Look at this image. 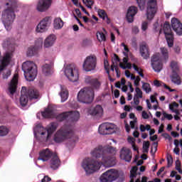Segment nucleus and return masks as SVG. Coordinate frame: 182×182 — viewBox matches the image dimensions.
<instances>
[{
	"label": "nucleus",
	"instance_id": "nucleus-1",
	"mask_svg": "<svg viewBox=\"0 0 182 182\" xmlns=\"http://www.w3.org/2000/svg\"><path fill=\"white\" fill-rule=\"evenodd\" d=\"M85 83L91 87L81 89L77 94V100L80 103L89 105L95 99V90H99L102 84L97 78L90 76L85 77Z\"/></svg>",
	"mask_w": 182,
	"mask_h": 182
},
{
	"label": "nucleus",
	"instance_id": "nucleus-2",
	"mask_svg": "<svg viewBox=\"0 0 182 182\" xmlns=\"http://www.w3.org/2000/svg\"><path fill=\"white\" fill-rule=\"evenodd\" d=\"M91 154L92 157L95 159H102V164L105 167H113L116 166V149L113 146H109L108 148H103V146H98L95 148L92 152Z\"/></svg>",
	"mask_w": 182,
	"mask_h": 182
},
{
	"label": "nucleus",
	"instance_id": "nucleus-3",
	"mask_svg": "<svg viewBox=\"0 0 182 182\" xmlns=\"http://www.w3.org/2000/svg\"><path fill=\"white\" fill-rule=\"evenodd\" d=\"M5 6L6 8L2 11L1 21L6 31H9L12 29V25H14V22L16 19L15 12L18 9V1L6 0Z\"/></svg>",
	"mask_w": 182,
	"mask_h": 182
},
{
	"label": "nucleus",
	"instance_id": "nucleus-4",
	"mask_svg": "<svg viewBox=\"0 0 182 182\" xmlns=\"http://www.w3.org/2000/svg\"><path fill=\"white\" fill-rule=\"evenodd\" d=\"M70 139V140H69ZM69 140L67 143V147L68 149H73L76 141H77V137L75 136L73 130L67 127H63L58 129L53 136V141L57 144H60L63 141Z\"/></svg>",
	"mask_w": 182,
	"mask_h": 182
},
{
	"label": "nucleus",
	"instance_id": "nucleus-5",
	"mask_svg": "<svg viewBox=\"0 0 182 182\" xmlns=\"http://www.w3.org/2000/svg\"><path fill=\"white\" fill-rule=\"evenodd\" d=\"M38 160H41V161L44 162L50 160V167L53 170H58L60 166V159H59L58 154L48 148L40 151Z\"/></svg>",
	"mask_w": 182,
	"mask_h": 182
},
{
	"label": "nucleus",
	"instance_id": "nucleus-6",
	"mask_svg": "<svg viewBox=\"0 0 182 182\" xmlns=\"http://www.w3.org/2000/svg\"><path fill=\"white\" fill-rule=\"evenodd\" d=\"M125 176L123 172L116 169H109L102 173L100 178L101 182H113L118 179V182L124 181Z\"/></svg>",
	"mask_w": 182,
	"mask_h": 182
},
{
	"label": "nucleus",
	"instance_id": "nucleus-7",
	"mask_svg": "<svg viewBox=\"0 0 182 182\" xmlns=\"http://www.w3.org/2000/svg\"><path fill=\"white\" fill-rule=\"evenodd\" d=\"M2 47L7 51L0 65V70H4V68H6V66L9 65L11 59H12V53L15 52V45L12 44V43L11 42V39L9 38L4 41L2 43Z\"/></svg>",
	"mask_w": 182,
	"mask_h": 182
},
{
	"label": "nucleus",
	"instance_id": "nucleus-8",
	"mask_svg": "<svg viewBox=\"0 0 182 182\" xmlns=\"http://www.w3.org/2000/svg\"><path fill=\"white\" fill-rule=\"evenodd\" d=\"M22 70L28 82H33L38 75V68L36 64L32 61H26L22 65Z\"/></svg>",
	"mask_w": 182,
	"mask_h": 182
},
{
	"label": "nucleus",
	"instance_id": "nucleus-9",
	"mask_svg": "<svg viewBox=\"0 0 182 182\" xmlns=\"http://www.w3.org/2000/svg\"><path fill=\"white\" fill-rule=\"evenodd\" d=\"M39 97V91L33 88H28L26 90V87H22L21 95L20 97V105L22 107H25L28 105V100L32 99H38Z\"/></svg>",
	"mask_w": 182,
	"mask_h": 182
},
{
	"label": "nucleus",
	"instance_id": "nucleus-10",
	"mask_svg": "<svg viewBox=\"0 0 182 182\" xmlns=\"http://www.w3.org/2000/svg\"><path fill=\"white\" fill-rule=\"evenodd\" d=\"M41 116H43L44 119H56L58 122H63V120L68 119V112L56 114L55 109L52 107H48L44 112H41Z\"/></svg>",
	"mask_w": 182,
	"mask_h": 182
},
{
	"label": "nucleus",
	"instance_id": "nucleus-11",
	"mask_svg": "<svg viewBox=\"0 0 182 182\" xmlns=\"http://www.w3.org/2000/svg\"><path fill=\"white\" fill-rule=\"evenodd\" d=\"M82 166L87 174H93L95 171L99 170V164L97 161L90 158H86L84 159Z\"/></svg>",
	"mask_w": 182,
	"mask_h": 182
},
{
	"label": "nucleus",
	"instance_id": "nucleus-12",
	"mask_svg": "<svg viewBox=\"0 0 182 182\" xmlns=\"http://www.w3.org/2000/svg\"><path fill=\"white\" fill-rule=\"evenodd\" d=\"M97 65V57L95 55H91L87 56L82 65V68L85 72H91V70H95Z\"/></svg>",
	"mask_w": 182,
	"mask_h": 182
},
{
	"label": "nucleus",
	"instance_id": "nucleus-13",
	"mask_svg": "<svg viewBox=\"0 0 182 182\" xmlns=\"http://www.w3.org/2000/svg\"><path fill=\"white\" fill-rule=\"evenodd\" d=\"M65 75L70 82H77L79 80V70L73 65L66 66Z\"/></svg>",
	"mask_w": 182,
	"mask_h": 182
},
{
	"label": "nucleus",
	"instance_id": "nucleus-14",
	"mask_svg": "<svg viewBox=\"0 0 182 182\" xmlns=\"http://www.w3.org/2000/svg\"><path fill=\"white\" fill-rule=\"evenodd\" d=\"M164 33L168 46L169 48H173V46L174 45V35L173 34V31H171V26H170V23L165 22L164 24Z\"/></svg>",
	"mask_w": 182,
	"mask_h": 182
},
{
	"label": "nucleus",
	"instance_id": "nucleus-15",
	"mask_svg": "<svg viewBox=\"0 0 182 182\" xmlns=\"http://www.w3.org/2000/svg\"><path fill=\"white\" fill-rule=\"evenodd\" d=\"M157 14V0H149L146 8V18L148 21H151Z\"/></svg>",
	"mask_w": 182,
	"mask_h": 182
},
{
	"label": "nucleus",
	"instance_id": "nucleus-16",
	"mask_svg": "<svg viewBox=\"0 0 182 182\" xmlns=\"http://www.w3.org/2000/svg\"><path fill=\"white\" fill-rule=\"evenodd\" d=\"M114 129H116V125L109 122L102 123L99 127L98 132L100 134H113L114 133Z\"/></svg>",
	"mask_w": 182,
	"mask_h": 182
},
{
	"label": "nucleus",
	"instance_id": "nucleus-17",
	"mask_svg": "<svg viewBox=\"0 0 182 182\" xmlns=\"http://www.w3.org/2000/svg\"><path fill=\"white\" fill-rule=\"evenodd\" d=\"M58 129V123L57 122H51L49 124V125L47 126V129H45L43 127H41L40 130L41 132H38L41 136H45V134H47V140L56 132Z\"/></svg>",
	"mask_w": 182,
	"mask_h": 182
},
{
	"label": "nucleus",
	"instance_id": "nucleus-18",
	"mask_svg": "<svg viewBox=\"0 0 182 182\" xmlns=\"http://www.w3.org/2000/svg\"><path fill=\"white\" fill-rule=\"evenodd\" d=\"M51 23L50 17L46 16L43 19H42L40 23L37 25L36 32L43 33L48 31V26H50Z\"/></svg>",
	"mask_w": 182,
	"mask_h": 182
},
{
	"label": "nucleus",
	"instance_id": "nucleus-19",
	"mask_svg": "<svg viewBox=\"0 0 182 182\" xmlns=\"http://www.w3.org/2000/svg\"><path fill=\"white\" fill-rule=\"evenodd\" d=\"M151 62L154 72H157L158 73L161 72V70L163 69V62L161 60L159 55H154L151 58Z\"/></svg>",
	"mask_w": 182,
	"mask_h": 182
},
{
	"label": "nucleus",
	"instance_id": "nucleus-20",
	"mask_svg": "<svg viewBox=\"0 0 182 182\" xmlns=\"http://www.w3.org/2000/svg\"><path fill=\"white\" fill-rule=\"evenodd\" d=\"M19 75L18 74H14L13 78L11 79L9 85V92L11 96H14V94L16 92L18 89V79Z\"/></svg>",
	"mask_w": 182,
	"mask_h": 182
},
{
	"label": "nucleus",
	"instance_id": "nucleus-21",
	"mask_svg": "<svg viewBox=\"0 0 182 182\" xmlns=\"http://www.w3.org/2000/svg\"><path fill=\"white\" fill-rule=\"evenodd\" d=\"M50 5H52V0H39L36 9L38 12H45L50 8Z\"/></svg>",
	"mask_w": 182,
	"mask_h": 182
},
{
	"label": "nucleus",
	"instance_id": "nucleus-22",
	"mask_svg": "<svg viewBox=\"0 0 182 182\" xmlns=\"http://www.w3.org/2000/svg\"><path fill=\"white\" fill-rule=\"evenodd\" d=\"M171 28L178 36H182V23L179 19L176 18L171 19Z\"/></svg>",
	"mask_w": 182,
	"mask_h": 182
},
{
	"label": "nucleus",
	"instance_id": "nucleus-23",
	"mask_svg": "<svg viewBox=\"0 0 182 182\" xmlns=\"http://www.w3.org/2000/svg\"><path fill=\"white\" fill-rule=\"evenodd\" d=\"M139 53L143 59H149L150 58V49L147 43L142 42L139 45Z\"/></svg>",
	"mask_w": 182,
	"mask_h": 182
},
{
	"label": "nucleus",
	"instance_id": "nucleus-24",
	"mask_svg": "<svg viewBox=\"0 0 182 182\" xmlns=\"http://www.w3.org/2000/svg\"><path fill=\"white\" fill-rule=\"evenodd\" d=\"M119 157L121 160L130 163L132 161V151L126 147H123L120 151Z\"/></svg>",
	"mask_w": 182,
	"mask_h": 182
},
{
	"label": "nucleus",
	"instance_id": "nucleus-25",
	"mask_svg": "<svg viewBox=\"0 0 182 182\" xmlns=\"http://www.w3.org/2000/svg\"><path fill=\"white\" fill-rule=\"evenodd\" d=\"M136 14H137V7L132 6L128 9L126 18L129 23H132L134 21Z\"/></svg>",
	"mask_w": 182,
	"mask_h": 182
},
{
	"label": "nucleus",
	"instance_id": "nucleus-26",
	"mask_svg": "<svg viewBox=\"0 0 182 182\" xmlns=\"http://www.w3.org/2000/svg\"><path fill=\"white\" fill-rule=\"evenodd\" d=\"M68 119L70 122H77L80 119V113L77 111H69L67 112Z\"/></svg>",
	"mask_w": 182,
	"mask_h": 182
},
{
	"label": "nucleus",
	"instance_id": "nucleus-27",
	"mask_svg": "<svg viewBox=\"0 0 182 182\" xmlns=\"http://www.w3.org/2000/svg\"><path fill=\"white\" fill-rule=\"evenodd\" d=\"M90 114L96 116V117H102L103 116V107L101 105H97L90 110Z\"/></svg>",
	"mask_w": 182,
	"mask_h": 182
},
{
	"label": "nucleus",
	"instance_id": "nucleus-28",
	"mask_svg": "<svg viewBox=\"0 0 182 182\" xmlns=\"http://www.w3.org/2000/svg\"><path fill=\"white\" fill-rule=\"evenodd\" d=\"M55 35L51 34L48 36L44 41V48H50V46H53V43H55Z\"/></svg>",
	"mask_w": 182,
	"mask_h": 182
},
{
	"label": "nucleus",
	"instance_id": "nucleus-29",
	"mask_svg": "<svg viewBox=\"0 0 182 182\" xmlns=\"http://www.w3.org/2000/svg\"><path fill=\"white\" fill-rule=\"evenodd\" d=\"M171 80L175 85H181V77L177 73H173Z\"/></svg>",
	"mask_w": 182,
	"mask_h": 182
},
{
	"label": "nucleus",
	"instance_id": "nucleus-30",
	"mask_svg": "<svg viewBox=\"0 0 182 182\" xmlns=\"http://www.w3.org/2000/svg\"><path fill=\"white\" fill-rule=\"evenodd\" d=\"M98 15H99L100 18H102V19H103L104 21H105V19H106L107 23H110V19L107 16V14H106V11L105 10L98 9Z\"/></svg>",
	"mask_w": 182,
	"mask_h": 182
},
{
	"label": "nucleus",
	"instance_id": "nucleus-31",
	"mask_svg": "<svg viewBox=\"0 0 182 182\" xmlns=\"http://www.w3.org/2000/svg\"><path fill=\"white\" fill-rule=\"evenodd\" d=\"M36 53H38V48L31 46L28 48L26 55L28 57H32V56H35Z\"/></svg>",
	"mask_w": 182,
	"mask_h": 182
},
{
	"label": "nucleus",
	"instance_id": "nucleus-32",
	"mask_svg": "<svg viewBox=\"0 0 182 182\" xmlns=\"http://www.w3.org/2000/svg\"><path fill=\"white\" fill-rule=\"evenodd\" d=\"M61 97V102H66L68 100V92L66 89H64L63 86H61V92L60 93Z\"/></svg>",
	"mask_w": 182,
	"mask_h": 182
},
{
	"label": "nucleus",
	"instance_id": "nucleus-33",
	"mask_svg": "<svg viewBox=\"0 0 182 182\" xmlns=\"http://www.w3.org/2000/svg\"><path fill=\"white\" fill-rule=\"evenodd\" d=\"M63 27V21L62 18H57L54 20V28L55 29H61Z\"/></svg>",
	"mask_w": 182,
	"mask_h": 182
},
{
	"label": "nucleus",
	"instance_id": "nucleus-34",
	"mask_svg": "<svg viewBox=\"0 0 182 182\" xmlns=\"http://www.w3.org/2000/svg\"><path fill=\"white\" fill-rule=\"evenodd\" d=\"M0 72H3V79H8V77L12 75V70H11V69H6V68L0 70Z\"/></svg>",
	"mask_w": 182,
	"mask_h": 182
},
{
	"label": "nucleus",
	"instance_id": "nucleus-35",
	"mask_svg": "<svg viewBox=\"0 0 182 182\" xmlns=\"http://www.w3.org/2000/svg\"><path fill=\"white\" fill-rule=\"evenodd\" d=\"M51 68V65L49 64H46L43 66V73L46 76H49V75H50Z\"/></svg>",
	"mask_w": 182,
	"mask_h": 182
},
{
	"label": "nucleus",
	"instance_id": "nucleus-36",
	"mask_svg": "<svg viewBox=\"0 0 182 182\" xmlns=\"http://www.w3.org/2000/svg\"><path fill=\"white\" fill-rule=\"evenodd\" d=\"M139 168H137V166H134L131 171H130V181L129 182H134V177H136V176H137V170Z\"/></svg>",
	"mask_w": 182,
	"mask_h": 182
},
{
	"label": "nucleus",
	"instance_id": "nucleus-37",
	"mask_svg": "<svg viewBox=\"0 0 182 182\" xmlns=\"http://www.w3.org/2000/svg\"><path fill=\"white\" fill-rule=\"evenodd\" d=\"M97 39L100 42H105L106 41V36L103 32L97 31Z\"/></svg>",
	"mask_w": 182,
	"mask_h": 182
},
{
	"label": "nucleus",
	"instance_id": "nucleus-38",
	"mask_svg": "<svg viewBox=\"0 0 182 182\" xmlns=\"http://www.w3.org/2000/svg\"><path fill=\"white\" fill-rule=\"evenodd\" d=\"M9 133V129L5 126H0V136H6Z\"/></svg>",
	"mask_w": 182,
	"mask_h": 182
},
{
	"label": "nucleus",
	"instance_id": "nucleus-39",
	"mask_svg": "<svg viewBox=\"0 0 182 182\" xmlns=\"http://www.w3.org/2000/svg\"><path fill=\"white\" fill-rule=\"evenodd\" d=\"M171 68L173 73H176L178 72V64L176 61L171 62Z\"/></svg>",
	"mask_w": 182,
	"mask_h": 182
},
{
	"label": "nucleus",
	"instance_id": "nucleus-40",
	"mask_svg": "<svg viewBox=\"0 0 182 182\" xmlns=\"http://www.w3.org/2000/svg\"><path fill=\"white\" fill-rule=\"evenodd\" d=\"M142 85V89L143 90H144V92H146V93H150V92H151V87H150V84H149L148 82H143Z\"/></svg>",
	"mask_w": 182,
	"mask_h": 182
},
{
	"label": "nucleus",
	"instance_id": "nucleus-41",
	"mask_svg": "<svg viewBox=\"0 0 182 182\" xmlns=\"http://www.w3.org/2000/svg\"><path fill=\"white\" fill-rule=\"evenodd\" d=\"M161 53L165 60H167L168 59V50L166 48H161Z\"/></svg>",
	"mask_w": 182,
	"mask_h": 182
},
{
	"label": "nucleus",
	"instance_id": "nucleus-42",
	"mask_svg": "<svg viewBox=\"0 0 182 182\" xmlns=\"http://www.w3.org/2000/svg\"><path fill=\"white\" fill-rule=\"evenodd\" d=\"M82 3L84 4V5H86V6L87 8H89V9H92V6H93V5L95 4V1H93V0H82Z\"/></svg>",
	"mask_w": 182,
	"mask_h": 182
},
{
	"label": "nucleus",
	"instance_id": "nucleus-43",
	"mask_svg": "<svg viewBox=\"0 0 182 182\" xmlns=\"http://www.w3.org/2000/svg\"><path fill=\"white\" fill-rule=\"evenodd\" d=\"M150 147V141H145L143 143V153H149V148Z\"/></svg>",
	"mask_w": 182,
	"mask_h": 182
},
{
	"label": "nucleus",
	"instance_id": "nucleus-44",
	"mask_svg": "<svg viewBox=\"0 0 182 182\" xmlns=\"http://www.w3.org/2000/svg\"><path fill=\"white\" fill-rule=\"evenodd\" d=\"M136 3L138 4V6L141 11L144 9V6L146 5V0H136Z\"/></svg>",
	"mask_w": 182,
	"mask_h": 182
},
{
	"label": "nucleus",
	"instance_id": "nucleus-45",
	"mask_svg": "<svg viewBox=\"0 0 182 182\" xmlns=\"http://www.w3.org/2000/svg\"><path fill=\"white\" fill-rule=\"evenodd\" d=\"M104 68L107 75H110V67L109 65V61L107 60H104Z\"/></svg>",
	"mask_w": 182,
	"mask_h": 182
},
{
	"label": "nucleus",
	"instance_id": "nucleus-46",
	"mask_svg": "<svg viewBox=\"0 0 182 182\" xmlns=\"http://www.w3.org/2000/svg\"><path fill=\"white\" fill-rule=\"evenodd\" d=\"M126 66L122 64V63H119V68H121L122 69H132V63H125Z\"/></svg>",
	"mask_w": 182,
	"mask_h": 182
},
{
	"label": "nucleus",
	"instance_id": "nucleus-47",
	"mask_svg": "<svg viewBox=\"0 0 182 182\" xmlns=\"http://www.w3.org/2000/svg\"><path fill=\"white\" fill-rule=\"evenodd\" d=\"M176 170H177L180 174H182L181 163L178 160L176 161Z\"/></svg>",
	"mask_w": 182,
	"mask_h": 182
},
{
	"label": "nucleus",
	"instance_id": "nucleus-48",
	"mask_svg": "<svg viewBox=\"0 0 182 182\" xmlns=\"http://www.w3.org/2000/svg\"><path fill=\"white\" fill-rule=\"evenodd\" d=\"M135 92L136 93V97H139V99H141V97H143V92L141 91V90H140L139 87H136L135 88Z\"/></svg>",
	"mask_w": 182,
	"mask_h": 182
},
{
	"label": "nucleus",
	"instance_id": "nucleus-49",
	"mask_svg": "<svg viewBox=\"0 0 182 182\" xmlns=\"http://www.w3.org/2000/svg\"><path fill=\"white\" fill-rule=\"evenodd\" d=\"M174 107H178V104L176 102H172L169 105V109L170 110H174Z\"/></svg>",
	"mask_w": 182,
	"mask_h": 182
},
{
	"label": "nucleus",
	"instance_id": "nucleus-50",
	"mask_svg": "<svg viewBox=\"0 0 182 182\" xmlns=\"http://www.w3.org/2000/svg\"><path fill=\"white\" fill-rule=\"evenodd\" d=\"M154 85L156 87H161V86H163V82H160L159 80H155L154 81Z\"/></svg>",
	"mask_w": 182,
	"mask_h": 182
},
{
	"label": "nucleus",
	"instance_id": "nucleus-51",
	"mask_svg": "<svg viewBox=\"0 0 182 182\" xmlns=\"http://www.w3.org/2000/svg\"><path fill=\"white\" fill-rule=\"evenodd\" d=\"M148 26H149V23L147 21H144L141 24L142 31H147Z\"/></svg>",
	"mask_w": 182,
	"mask_h": 182
},
{
	"label": "nucleus",
	"instance_id": "nucleus-52",
	"mask_svg": "<svg viewBox=\"0 0 182 182\" xmlns=\"http://www.w3.org/2000/svg\"><path fill=\"white\" fill-rule=\"evenodd\" d=\"M79 7L82 9V12L87 15V16H90V14L86 11V9L82 6V4L79 3Z\"/></svg>",
	"mask_w": 182,
	"mask_h": 182
},
{
	"label": "nucleus",
	"instance_id": "nucleus-53",
	"mask_svg": "<svg viewBox=\"0 0 182 182\" xmlns=\"http://www.w3.org/2000/svg\"><path fill=\"white\" fill-rule=\"evenodd\" d=\"M140 80H141V78H140L139 76H136V78L134 80L135 86L137 87L140 85Z\"/></svg>",
	"mask_w": 182,
	"mask_h": 182
},
{
	"label": "nucleus",
	"instance_id": "nucleus-54",
	"mask_svg": "<svg viewBox=\"0 0 182 182\" xmlns=\"http://www.w3.org/2000/svg\"><path fill=\"white\" fill-rule=\"evenodd\" d=\"M164 117L165 119H168V120H172L173 119V115L171 114H167V113H164Z\"/></svg>",
	"mask_w": 182,
	"mask_h": 182
},
{
	"label": "nucleus",
	"instance_id": "nucleus-55",
	"mask_svg": "<svg viewBox=\"0 0 182 182\" xmlns=\"http://www.w3.org/2000/svg\"><path fill=\"white\" fill-rule=\"evenodd\" d=\"M168 167H170L173 164V157L170 156L167 158Z\"/></svg>",
	"mask_w": 182,
	"mask_h": 182
},
{
	"label": "nucleus",
	"instance_id": "nucleus-56",
	"mask_svg": "<svg viewBox=\"0 0 182 182\" xmlns=\"http://www.w3.org/2000/svg\"><path fill=\"white\" fill-rule=\"evenodd\" d=\"M162 86H164V87L165 89H167L168 90H169V92H176L175 89H171L167 85H166L164 82L162 83Z\"/></svg>",
	"mask_w": 182,
	"mask_h": 182
},
{
	"label": "nucleus",
	"instance_id": "nucleus-57",
	"mask_svg": "<svg viewBox=\"0 0 182 182\" xmlns=\"http://www.w3.org/2000/svg\"><path fill=\"white\" fill-rule=\"evenodd\" d=\"M150 100H151V103H154L156 102V103H157V105H159V101H157V99L156 98V96L151 95Z\"/></svg>",
	"mask_w": 182,
	"mask_h": 182
},
{
	"label": "nucleus",
	"instance_id": "nucleus-58",
	"mask_svg": "<svg viewBox=\"0 0 182 182\" xmlns=\"http://www.w3.org/2000/svg\"><path fill=\"white\" fill-rule=\"evenodd\" d=\"M139 99H140V97H134V103L136 106H139V105L140 104V100Z\"/></svg>",
	"mask_w": 182,
	"mask_h": 182
},
{
	"label": "nucleus",
	"instance_id": "nucleus-59",
	"mask_svg": "<svg viewBox=\"0 0 182 182\" xmlns=\"http://www.w3.org/2000/svg\"><path fill=\"white\" fill-rule=\"evenodd\" d=\"M52 180L50 177H48V176H45L41 180V182H49Z\"/></svg>",
	"mask_w": 182,
	"mask_h": 182
},
{
	"label": "nucleus",
	"instance_id": "nucleus-60",
	"mask_svg": "<svg viewBox=\"0 0 182 182\" xmlns=\"http://www.w3.org/2000/svg\"><path fill=\"white\" fill-rule=\"evenodd\" d=\"M114 96L115 99H117V97H119V96H120V91H119V90H115L114 91Z\"/></svg>",
	"mask_w": 182,
	"mask_h": 182
},
{
	"label": "nucleus",
	"instance_id": "nucleus-61",
	"mask_svg": "<svg viewBox=\"0 0 182 182\" xmlns=\"http://www.w3.org/2000/svg\"><path fill=\"white\" fill-rule=\"evenodd\" d=\"M75 14L77 15L78 18H82V13L80 12V9H76Z\"/></svg>",
	"mask_w": 182,
	"mask_h": 182
},
{
	"label": "nucleus",
	"instance_id": "nucleus-62",
	"mask_svg": "<svg viewBox=\"0 0 182 182\" xmlns=\"http://www.w3.org/2000/svg\"><path fill=\"white\" fill-rule=\"evenodd\" d=\"M142 117L143 119H149V114L146 111L142 112Z\"/></svg>",
	"mask_w": 182,
	"mask_h": 182
},
{
	"label": "nucleus",
	"instance_id": "nucleus-63",
	"mask_svg": "<svg viewBox=\"0 0 182 182\" xmlns=\"http://www.w3.org/2000/svg\"><path fill=\"white\" fill-rule=\"evenodd\" d=\"M133 68L134 69V70H136V72H137V73H139L140 70H141V68L137 67L136 64H133Z\"/></svg>",
	"mask_w": 182,
	"mask_h": 182
},
{
	"label": "nucleus",
	"instance_id": "nucleus-64",
	"mask_svg": "<svg viewBox=\"0 0 182 182\" xmlns=\"http://www.w3.org/2000/svg\"><path fill=\"white\" fill-rule=\"evenodd\" d=\"M171 136H173V137H179L180 134L178 132H176L174 131L171 132Z\"/></svg>",
	"mask_w": 182,
	"mask_h": 182
}]
</instances>
